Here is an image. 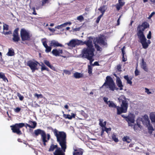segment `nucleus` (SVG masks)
I'll return each instance as SVG.
<instances>
[{
	"label": "nucleus",
	"instance_id": "obj_1",
	"mask_svg": "<svg viewBox=\"0 0 155 155\" xmlns=\"http://www.w3.org/2000/svg\"><path fill=\"white\" fill-rule=\"evenodd\" d=\"M108 98L106 97L103 98V100L109 107L113 108H116L117 114H120L122 113L127 112L128 107V101L124 95H121L118 98L120 106H117L112 101H108Z\"/></svg>",
	"mask_w": 155,
	"mask_h": 155
},
{
	"label": "nucleus",
	"instance_id": "obj_2",
	"mask_svg": "<svg viewBox=\"0 0 155 155\" xmlns=\"http://www.w3.org/2000/svg\"><path fill=\"white\" fill-rule=\"evenodd\" d=\"M92 38H90L87 41H84V43L86 45L87 48H85L82 50V57L89 60L90 63L92 66H99V64L97 62H95L93 64L92 63L94 60L93 59V57L94 55V51L92 44Z\"/></svg>",
	"mask_w": 155,
	"mask_h": 155
},
{
	"label": "nucleus",
	"instance_id": "obj_3",
	"mask_svg": "<svg viewBox=\"0 0 155 155\" xmlns=\"http://www.w3.org/2000/svg\"><path fill=\"white\" fill-rule=\"evenodd\" d=\"M54 135L56 137L57 141L59 143L61 149L64 152L67 148L66 134L63 131H59L56 129H51Z\"/></svg>",
	"mask_w": 155,
	"mask_h": 155
},
{
	"label": "nucleus",
	"instance_id": "obj_4",
	"mask_svg": "<svg viewBox=\"0 0 155 155\" xmlns=\"http://www.w3.org/2000/svg\"><path fill=\"white\" fill-rule=\"evenodd\" d=\"M104 86L112 91L117 90L118 89V88L116 87L112 78L109 76H107L106 77V81L101 88L103 87Z\"/></svg>",
	"mask_w": 155,
	"mask_h": 155
},
{
	"label": "nucleus",
	"instance_id": "obj_5",
	"mask_svg": "<svg viewBox=\"0 0 155 155\" xmlns=\"http://www.w3.org/2000/svg\"><path fill=\"white\" fill-rule=\"evenodd\" d=\"M94 41L95 48L98 51H101L102 50L101 48L98 45V44L103 46H106L107 44L105 38L103 35L97 37L94 40Z\"/></svg>",
	"mask_w": 155,
	"mask_h": 155
},
{
	"label": "nucleus",
	"instance_id": "obj_6",
	"mask_svg": "<svg viewBox=\"0 0 155 155\" xmlns=\"http://www.w3.org/2000/svg\"><path fill=\"white\" fill-rule=\"evenodd\" d=\"M25 126V124L23 123L16 124L13 126H11V127H12V132L14 133H16L18 134H21V130L19 128H21Z\"/></svg>",
	"mask_w": 155,
	"mask_h": 155
},
{
	"label": "nucleus",
	"instance_id": "obj_7",
	"mask_svg": "<svg viewBox=\"0 0 155 155\" xmlns=\"http://www.w3.org/2000/svg\"><path fill=\"white\" fill-rule=\"evenodd\" d=\"M38 64H39V63L36 61H33L31 60L27 62V65L29 67L32 72H34L35 70H38L37 67Z\"/></svg>",
	"mask_w": 155,
	"mask_h": 155
},
{
	"label": "nucleus",
	"instance_id": "obj_8",
	"mask_svg": "<svg viewBox=\"0 0 155 155\" xmlns=\"http://www.w3.org/2000/svg\"><path fill=\"white\" fill-rule=\"evenodd\" d=\"M85 44L84 42L83 43L81 41L79 40L76 39H73L71 40L69 42L66 44L69 46L71 47H74L76 45H83Z\"/></svg>",
	"mask_w": 155,
	"mask_h": 155
},
{
	"label": "nucleus",
	"instance_id": "obj_9",
	"mask_svg": "<svg viewBox=\"0 0 155 155\" xmlns=\"http://www.w3.org/2000/svg\"><path fill=\"white\" fill-rule=\"evenodd\" d=\"M21 36L23 41L28 40L30 37L29 32L24 29H21Z\"/></svg>",
	"mask_w": 155,
	"mask_h": 155
},
{
	"label": "nucleus",
	"instance_id": "obj_10",
	"mask_svg": "<svg viewBox=\"0 0 155 155\" xmlns=\"http://www.w3.org/2000/svg\"><path fill=\"white\" fill-rule=\"evenodd\" d=\"M140 37L138 38L140 40V43H141L144 49L147 48L148 46V44L146 42L147 39L145 36H141V35H140Z\"/></svg>",
	"mask_w": 155,
	"mask_h": 155
},
{
	"label": "nucleus",
	"instance_id": "obj_11",
	"mask_svg": "<svg viewBox=\"0 0 155 155\" xmlns=\"http://www.w3.org/2000/svg\"><path fill=\"white\" fill-rule=\"evenodd\" d=\"M134 119V116L131 114H129L126 117V120L128 122L129 126H131L132 125V124L134 123L135 121Z\"/></svg>",
	"mask_w": 155,
	"mask_h": 155
},
{
	"label": "nucleus",
	"instance_id": "obj_12",
	"mask_svg": "<svg viewBox=\"0 0 155 155\" xmlns=\"http://www.w3.org/2000/svg\"><path fill=\"white\" fill-rule=\"evenodd\" d=\"M43 45L45 48V51L46 53H48L51 51V46H48L47 43V40L46 38H43L41 40Z\"/></svg>",
	"mask_w": 155,
	"mask_h": 155
},
{
	"label": "nucleus",
	"instance_id": "obj_13",
	"mask_svg": "<svg viewBox=\"0 0 155 155\" xmlns=\"http://www.w3.org/2000/svg\"><path fill=\"white\" fill-rule=\"evenodd\" d=\"M18 28H17L14 31L13 35V40L14 42H18L19 40L20 37L18 35Z\"/></svg>",
	"mask_w": 155,
	"mask_h": 155
},
{
	"label": "nucleus",
	"instance_id": "obj_14",
	"mask_svg": "<svg viewBox=\"0 0 155 155\" xmlns=\"http://www.w3.org/2000/svg\"><path fill=\"white\" fill-rule=\"evenodd\" d=\"M141 118L139 117L136 120L137 124H135L134 126V129L135 130H140L142 126L140 125Z\"/></svg>",
	"mask_w": 155,
	"mask_h": 155
},
{
	"label": "nucleus",
	"instance_id": "obj_15",
	"mask_svg": "<svg viewBox=\"0 0 155 155\" xmlns=\"http://www.w3.org/2000/svg\"><path fill=\"white\" fill-rule=\"evenodd\" d=\"M141 121L143 124L146 126L149 124L150 123L148 116L147 115H144L142 118H141Z\"/></svg>",
	"mask_w": 155,
	"mask_h": 155
},
{
	"label": "nucleus",
	"instance_id": "obj_16",
	"mask_svg": "<svg viewBox=\"0 0 155 155\" xmlns=\"http://www.w3.org/2000/svg\"><path fill=\"white\" fill-rule=\"evenodd\" d=\"M125 2L124 0H118V3L115 5L117 10V11L119 10L122 8V7L124 5Z\"/></svg>",
	"mask_w": 155,
	"mask_h": 155
},
{
	"label": "nucleus",
	"instance_id": "obj_17",
	"mask_svg": "<svg viewBox=\"0 0 155 155\" xmlns=\"http://www.w3.org/2000/svg\"><path fill=\"white\" fill-rule=\"evenodd\" d=\"M63 51L61 49H54L51 51L52 54L55 56H61V54L63 53Z\"/></svg>",
	"mask_w": 155,
	"mask_h": 155
},
{
	"label": "nucleus",
	"instance_id": "obj_18",
	"mask_svg": "<svg viewBox=\"0 0 155 155\" xmlns=\"http://www.w3.org/2000/svg\"><path fill=\"white\" fill-rule=\"evenodd\" d=\"M142 25H140L138 26L137 28L138 32L137 35L138 37H140V35H141V36H145L144 35L143 31L145 29L143 26L141 27Z\"/></svg>",
	"mask_w": 155,
	"mask_h": 155
},
{
	"label": "nucleus",
	"instance_id": "obj_19",
	"mask_svg": "<svg viewBox=\"0 0 155 155\" xmlns=\"http://www.w3.org/2000/svg\"><path fill=\"white\" fill-rule=\"evenodd\" d=\"M50 46H53L54 47H61L63 46V45L59 43L57 41L55 40H52L50 41Z\"/></svg>",
	"mask_w": 155,
	"mask_h": 155
},
{
	"label": "nucleus",
	"instance_id": "obj_20",
	"mask_svg": "<svg viewBox=\"0 0 155 155\" xmlns=\"http://www.w3.org/2000/svg\"><path fill=\"white\" fill-rule=\"evenodd\" d=\"M64 152L63 150L59 147L55 150L54 153V155H64Z\"/></svg>",
	"mask_w": 155,
	"mask_h": 155
},
{
	"label": "nucleus",
	"instance_id": "obj_21",
	"mask_svg": "<svg viewBox=\"0 0 155 155\" xmlns=\"http://www.w3.org/2000/svg\"><path fill=\"white\" fill-rule=\"evenodd\" d=\"M116 84L120 90H123V85L122 84L121 80L119 77H117L116 78Z\"/></svg>",
	"mask_w": 155,
	"mask_h": 155
},
{
	"label": "nucleus",
	"instance_id": "obj_22",
	"mask_svg": "<svg viewBox=\"0 0 155 155\" xmlns=\"http://www.w3.org/2000/svg\"><path fill=\"white\" fill-rule=\"evenodd\" d=\"M29 124H32L33 125H30L28 124H26V125L30 128H34L36 126L37 123L35 121H29L28 122Z\"/></svg>",
	"mask_w": 155,
	"mask_h": 155
},
{
	"label": "nucleus",
	"instance_id": "obj_23",
	"mask_svg": "<svg viewBox=\"0 0 155 155\" xmlns=\"http://www.w3.org/2000/svg\"><path fill=\"white\" fill-rule=\"evenodd\" d=\"M76 114L72 113H71V115L69 114H64L63 116L65 118H67L69 120H71L73 118H75Z\"/></svg>",
	"mask_w": 155,
	"mask_h": 155
},
{
	"label": "nucleus",
	"instance_id": "obj_24",
	"mask_svg": "<svg viewBox=\"0 0 155 155\" xmlns=\"http://www.w3.org/2000/svg\"><path fill=\"white\" fill-rule=\"evenodd\" d=\"M141 68L145 71H147L148 68L147 66L146 63L144 61L143 59H142V62L141 64Z\"/></svg>",
	"mask_w": 155,
	"mask_h": 155
},
{
	"label": "nucleus",
	"instance_id": "obj_25",
	"mask_svg": "<svg viewBox=\"0 0 155 155\" xmlns=\"http://www.w3.org/2000/svg\"><path fill=\"white\" fill-rule=\"evenodd\" d=\"M45 132L44 130L40 129H38L34 131V133L36 136H38L39 134H40L41 136Z\"/></svg>",
	"mask_w": 155,
	"mask_h": 155
},
{
	"label": "nucleus",
	"instance_id": "obj_26",
	"mask_svg": "<svg viewBox=\"0 0 155 155\" xmlns=\"http://www.w3.org/2000/svg\"><path fill=\"white\" fill-rule=\"evenodd\" d=\"M0 78L2 79L5 82H8V80L5 76V74L2 72H0Z\"/></svg>",
	"mask_w": 155,
	"mask_h": 155
},
{
	"label": "nucleus",
	"instance_id": "obj_27",
	"mask_svg": "<svg viewBox=\"0 0 155 155\" xmlns=\"http://www.w3.org/2000/svg\"><path fill=\"white\" fill-rule=\"evenodd\" d=\"M44 63L47 65L48 67L52 69L53 70H55V68L52 65H51L49 61L47 60H44Z\"/></svg>",
	"mask_w": 155,
	"mask_h": 155
},
{
	"label": "nucleus",
	"instance_id": "obj_28",
	"mask_svg": "<svg viewBox=\"0 0 155 155\" xmlns=\"http://www.w3.org/2000/svg\"><path fill=\"white\" fill-rule=\"evenodd\" d=\"M82 150H75L73 153V155H82L83 154Z\"/></svg>",
	"mask_w": 155,
	"mask_h": 155
},
{
	"label": "nucleus",
	"instance_id": "obj_29",
	"mask_svg": "<svg viewBox=\"0 0 155 155\" xmlns=\"http://www.w3.org/2000/svg\"><path fill=\"white\" fill-rule=\"evenodd\" d=\"M150 118L151 121L155 124V112L151 113L150 115Z\"/></svg>",
	"mask_w": 155,
	"mask_h": 155
},
{
	"label": "nucleus",
	"instance_id": "obj_30",
	"mask_svg": "<svg viewBox=\"0 0 155 155\" xmlns=\"http://www.w3.org/2000/svg\"><path fill=\"white\" fill-rule=\"evenodd\" d=\"M106 9L107 8L105 5H103L98 8V10L101 12V13H102L101 15H104V13Z\"/></svg>",
	"mask_w": 155,
	"mask_h": 155
},
{
	"label": "nucleus",
	"instance_id": "obj_31",
	"mask_svg": "<svg viewBox=\"0 0 155 155\" xmlns=\"http://www.w3.org/2000/svg\"><path fill=\"white\" fill-rule=\"evenodd\" d=\"M58 148L57 145H54L53 144H51L49 149V151L50 152L53 151L54 149L56 150V149Z\"/></svg>",
	"mask_w": 155,
	"mask_h": 155
},
{
	"label": "nucleus",
	"instance_id": "obj_32",
	"mask_svg": "<svg viewBox=\"0 0 155 155\" xmlns=\"http://www.w3.org/2000/svg\"><path fill=\"white\" fill-rule=\"evenodd\" d=\"M74 77L75 78H79L83 77V74L78 72H76L74 74Z\"/></svg>",
	"mask_w": 155,
	"mask_h": 155
},
{
	"label": "nucleus",
	"instance_id": "obj_33",
	"mask_svg": "<svg viewBox=\"0 0 155 155\" xmlns=\"http://www.w3.org/2000/svg\"><path fill=\"white\" fill-rule=\"evenodd\" d=\"M124 78L127 81V83L130 85L132 84V82L131 81V79L129 78L128 75L124 76Z\"/></svg>",
	"mask_w": 155,
	"mask_h": 155
},
{
	"label": "nucleus",
	"instance_id": "obj_34",
	"mask_svg": "<svg viewBox=\"0 0 155 155\" xmlns=\"http://www.w3.org/2000/svg\"><path fill=\"white\" fill-rule=\"evenodd\" d=\"M146 126L148 128V130H149V132L150 134H151L152 131L154 130V129L152 126L150 124V123Z\"/></svg>",
	"mask_w": 155,
	"mask_h": 155
},
{
	"label": "nucleus",
	"instance_id": "obj_35",
	"mask_svg": "<svg viewBox=\"0 0 155 155\" xmlns=\"http://www.w3.org/2000/svg\"><path fill=\"white\" fill-rule=\"evenodd\" d=\"M14 52L13 49H9L8 51L7 54L9 56H12L14 55Z\"/></svg>",
	"mask_w": 155,
	"mask_h": 155
},
{
	"label": "nucleus",
	"instance_id": "obj_36",
	"mask_svg": "<svg viewBox=\"0 0 155 155\" xmlns=\"http://www.w3.org/2000/svg\"><path fill=\"white\" fill-rule=\"evenodd\" d=\"M103 120L100 119L99 120V125L101 127H105V126H106V121H104L103 123Z\"/></svg>",
	"mask_w": 155,
	"mask_h": 155
},
{
	"label": "nucleus",
	"instance_id": "obj_37",
	"mask_svg": "<svg viewBox=\"0 0 155 155\" xmlns=\"http://www.w3.org/2000/svg\"><path fill=\"white\" fill-rule=\"evenodd\" d=\"M41 137L43 142H47V141L46 140V134L45 132L43 134V135L41 136Z\"/></svg>",
	"mask_w": 155,
	"mask_h": 155
},
{
	"label": "nucleus",
	"instance_id": "obj_38",
	"mask_svg": "<svg viewBox=\"0 0 155 155\" xmlns=\"http://www.w3.org/2000/svg\"><path fill=\"white\" fill-rule=\"evenodd\" d=\"M92 69L93 68L92 66L89 65H88V73H89V74H92Z\"/></svg>",
	"mask_w": 155,
	"mask_h": 155
},
{
	"label": "nucleus",
	"instance_id": "obj_39",
	"mask_svg": "<svg viewBox=\"0 0 155 155\" xmlns=\"http://www.w3.org/2000/svg\"><path fill=\"white\" fill-rule=\"evenodd\" d=\"M123 140L124 141H126L128 143H129L130 142V140L129 139V137L126 136L124 137L123 139Z\"/></svg>",
	"mask_w": 155,
	"mask_h": 155
},
{
	"label": "nucleus",
	"instance_id": "obj_40",
	"mask_svg": "<svg viewBox=\"0 0 155 155\" xmlns=\"http://www.w3.org/2000/svg\"><path fill=\"white\" fill-rule=\"evenodd\" d=\"M142 26L141 27H143V26L146 29L149 26V25L148 23L147 22H144L142 24Z\"/></svg>",
	"mask_w": 155,
	"mask_h": 155
},
{
	"label": "nucleus",
	"instance_id": "obj_41",
	"mask_svg": "<svg viewBox=\"0 0 155 155\" xmlns=\"http://www.w3.org/2000/svg\"><path fill=\"white\" fill-rule=\"evenodd\" d=\"M112 139L116 142H118L119 140L118 138L114 134H113L112 135Z\"/></svg>",
	"mask_w": 155,
	"mask_h": 155
},
{
	"label": "nucleus",
	"instance_id": "obj_42",
	"mask_svg": "<svg viewBox=\"0 0 155 155\" xmlns=\"http://www.w3.org/2000/svg\"><path fill=\"white\" fill-rule=\"evenodd\" d=\"M71 24V22H66L63 24L61 25L62 28L63 27H65L66 26L68 25H70Z\"/></svg>",
	"mask_w": 155,
	"mask_h": 155
},
{
	"label": "nucleus",
	"instance_id": "obj_43",
	"mask_svg": "<svg viewBox=\"0 0 155 155\" xmlns=\"http://www.w3.org/2000/svg\"><path fill=\"white\" fill-rule=\"evenodd\" d=\"M40 66H41V71H43L44 70H45V69H47V67H46V66H45V65L42 63V64L41 65L39 64Z\"/></svg>",
	"mask_w": 155,
	"mask_h": 155
},
{
	"label": "nucleus",
	"instance_id": "obj_44",
	"mask_svg": "<svg viewBox=\"0 0 155 155\" xmlns=\"http://www.w3.org/2000/svg\"><path fill=\"white\" fill-rule=\"evenodd\" d=\"M3 25V31H5V30H8V26L6 25L5 24H4V23Z\"/></svg>",
	"mask_w": 155,
	"mask_h": 155
},
{
	"label": "nucleus",
	"instance_id": "obj_45",
	"mask_svg": "<svg viewBox=\"0 0 155 155\" xmlns=\"http://www.w3.org/2000/svg\"><path fill=\"white\" fill-rule=\"evenodd\" d=\"M34 95L35 97H37L38 99L39 98H42L43 97V96L41 94H38L37 93H35Z\"/></svg>",
	"mask_w": 155,
	"mask_h": 155
},
{
	"label": "nucleus",
	"instance_id": "obj_46",
	"mask_svg": "<svg viewBox=\"0 0 155 155\" xmlns=\"http://www.w3.org/2000/svg\"><path fill=\"white\" fill-rule=\"evenodd\" d=\"M63 72L66 74L70 75L71 74V72L67 70H64Z\"/></svg>",
	"mask_w": 155,
	"mask_h": 155
},
{
	"label": "nucleus",
	"instance_id": "obj_47",
	"mask_svg": "<svg viewBox=\"0 0 155 155\" xmlns=\"http://www.w3.org/2000/svg\"><path fill=\"white\" fill-rule=\"evenodd\" d=\"M17 95L19 97L20 100L22 101L23 100L24 97L19 93H17Z\"/></svg>",
	"mask_w": 155,
	"mask_h": 155
},
{
	"label": "nucleus",
	"instance_id": "obj_48",
	"mask_svg": "<svg viewBox=\"0 0 155 155\" xmlns=\"http://www.w3.org/2000/svg\"><path fill=\"white\" fill-rule=\"evenodd\" d=\"M77 19L78 20L81 21L84 20V17L82 15H80L77 17Z\"/></svg>",
	"mask_w": 155,
	"mask_h": 155
},
{
	"label": "nucleus",
	"instance_id": "obj_49",
	"mask_svg": "<svg viewBox=\"0 0 155 155\" xmlns=\"http://www.w3.org/2000/svg\"><path fill=\"white\" fill-rule=\"evenodd\" d=\"M125 47L124 46L123 48L121 49V51L122 52V56L125 55Z\"/></svg>",
	"mask_w": 155,
	"mask_h": 155
},
{
	"label": "nucleus",
	"instance_id": "obj_50",
	"mask_svg": "<svg viewBox=\"0 0 155 155\" xmlns=\"http://www.w3.org/2000/svg\"><path fill=\"white\" fill-rule=\"evenodd\" d=\"M151 37V33L150 31H149L148 34L147 35V38L149 39H150Z\"/></svg>",
	"mask_w": 155,
	"mask_h": 155
},
{
	"label": "nucleus",
	"instance_id": "obj_51",
	"mask_svg": "<svg viewBox=\"0 0 155 155\" xmlns=\"http://www.w3.org/2000/svg\"><path fill=\"white\" fill-rule=\"evenodd\" d=\"M103 15H101L97 17L96 20V22L97 23H98L99 22L101 18L102 17Z\"/></svg>",
	"mask_w": 155,
	"mask_h": 155
},
{
	"label": "nucleus",
	"instance_id": "obj_52",
	"mask_svg": "<svg viewBox=\"0 0 155 155\" xmlns=\"http://www.w3.org/2000/svg\"><path fill=\"white\" fill-rule=\"evenodd\" d=\"M3 33L4 35H10L12 34V32L10 31H9L8 32H5V31H3Z\"/></svg>",
	"mask_w": 155,
	"mask_h": 155
},
{
	"label": "nucleus",
	"instance_id": "obj_53",
	"mask_svg": "<svg viewBox=\"0 0 155 155\" xmlns=\"http://www.w3.org/2000/svg\"><path fill=\"white\" fill-rule=\"evenodd\" d=\"M155 14V13L154 12H152L151 14L149 16V17H148V18L149 19H150L152 17L153 15Z\"/></svg>",
	"mask_w": 155,
	"mask_h": 155
},
{
	"label": "nucleus",
	"instance_id": "obj_54",
	"mask_svg": "<svg viewBox=\"0 0 155 155\" xmlns=\"http://www.w3.org/2000/svg\"><path fill=\"white\" fill-rule=\"evenodd\" d=\"M145 92L147 93L148 94H150L151 93V92L149 91V90L147 88H145Z\"/></svg>",
	"mask_w": 155,
	"mask_h": 155
},
{
	"label": "nucleus",
	"instance_id": "obj_55",
	"mask_svg": "<svg viewBox=\"0 0 155 155\" xmlns=\"http://www.w3.org/2000/svg\"><path fill=\"white\" fill-rule=\"evenodd\" d=\"M139 71L137 69H136L135 71V75L136 76H137L139 74Z\"/></svg>",
	"mask_w": 155,
	"mask_h": 155
},
{
	"label": "nucleus",
	"instance_id": "obj_56",
	"mask_svg": "<svg viewBox=\"0 0 155 155\" xmlns=\"http://www.w3.org/2000/svg\"><path fill=\"white\" fill-rule=\"evenodd\" d=\"M21 108L19 107H17L15 109V111L17 112H18L20 111Z\"/></svg>",
	"mask_w": 155,
	"mask_h": 155
},
{
	"label": "nucleus",
	"instance_id": "obj_57",
	"mask_svg": "<svg viewBox=\"0 0 155 155\" xmlns=\"http://www.w3.org/2000/svg\"><path fill=\"white\" fill-rule=\"evenodd\" d=\"M111 130V128H106V132L108 133V132L109 131H110Z\"/></svg>",
	"mask_w": 155,
	"mask_h": 155
},
{
	"label": "nucleus",
	"instance_id": "obj_58",
	"mask_svg": "<svg viewBox=\"0 0 155 155\" xmlns=\"http://www.w3.org/2000/svg\"><path fill=\"white\" fill-rule=\"evenodd\" d=\"M55 28H57L58 29H61L62 28L61 25H58L55 27Z\"/></svg>",
	"mask_w": 155,
	"mask_h": 155
},
{
	"label": "nucleus",
	"instance_id": "obj_59",
	"mask_svg": "<svg viewBox=\"0 0 155 155\" xmlns=\"http://www.w3.org/2000/svg\"><path fill=\"white\" fill-rule=\"evenodd\" d=\"M72 29H73V31H79L80 30V28H73Z\"/></svg>",
	"mask_w": 155,
	"mask_h": 155
},
{
	"label": "nucleus",
	"instance_id": "obj_60",
	"mask_svg": "<svg viewBox=\"0 0 155 155\" xmlns=\"http://www.w3.org/2000/svg\"><path fill=\"white\" fill-rule=\"evenodd\" d=\"M127 59L125 57V55L122 56V60L123 61H127Z\"/></svg>",
	"mask_w": 155,
	"mask_h": 155
},
{
	"label": "nucleus",
	"instance_id": "obj_61",
	"mask_svg": "<svg viewBox=\"0 0 155 155\" xmlns=\"http://www.w3.org/2000/svg\"><path fill=\"white\" fill-rule=\"evenodd\" d=\"M32 9L33 11V12H32V14L34 15H36L37 14L36 13L35 11V8H33Z\"/></svg>",
	"mask_w": 155,
	"mask_h": 155
},
{
	"label": "nucleus",
	"instance_id": "obj_62",
	"mask_svg": "<svg viewBox=\"0 0 155 155\" xmlns=\"http://www.w3.org/2000/svg\"><path fill=\"white\" fill-rule=\"evenodd\" d=\"M48 29L51 31L54 32L55 31V30L54 28H48Z\"/></svg>",
	"mask_w": 155,
	"mask_h": 155
},
{
	"label": "nucleus",
	"instance_id": "obj_63",
	"mask_svg": "<svg viewBox=\"0 0 155 155\" xmlns=\"http://www.w3.org/2000/svg\"><path fill=\"white\" fill-rule=\"evenodd\" d=\"M121 67L120 65H118L117 66V69L119 71H121Z\"/></svg>",
	"mask_w": 155,
	"mask_h": 155
},
{
	"label": "nucleus",
	"instance_id": "obj_64",
	"mask_svg": "<svg viewBox=\"0 0 155 155\" xmlns=\"http://www.w3.org/2000/svg\"><path fill=\"white\" fill-rule=\"evenodd\" d=\"M48 1V0H42V5H44V4H45L47 1Z\"/></svg>",
	"mask_w": 155,
	"mask_h": 155
}]
</instances>
